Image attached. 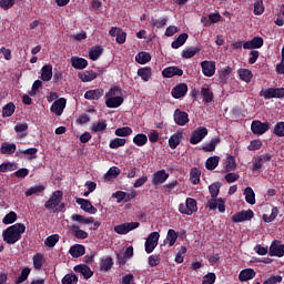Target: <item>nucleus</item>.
Wrapping results in <instances>:
<instances>
[{"instance_id":"6ab92c4d","label":"nucleus","mask_w":284,"mask_h":284,"mask_svg":"<svg viewBox=\"0 0 284 284\" xmlns=\"http://www.w3.org/2000/svg\"><path fill=\"white\" fill-rule=\"evenodd\" d=\"M242 45L244 50H258V48H263V38L254 37L251 41H246Z\"/></svg>"},{"instance_id":"bb28decb","label":"nucleus","mask_w":284,"mask_h":284,"mask_svg":"<svg viewBox=\"0 0 284 284\" xmlns=\"http://www.w3.org/2000/svg\"><path fill=\"white\" fill-rule=\"evenodd\" d=\"M181 139H183L182 132L174 133L170 136L169 145H170L171 150H176V148H179V145H181Z\"/></svg>"},{"instance_id":"bf43d9fd","label":"nucleus","mask_w":284,"mask_h":284,"mask_svg":"<svg viewBox=\"0 0 284 284\" xmlns=\"http://www.w3.org/2000/svg\"><path fill=\"white\" fill-rule=\"evenodd\" d=\"M45 191V186L43 185H36L31 186L29 190L26 191V196H32V194H41V192Z\"/></svg>"},{"instance_id":"5fc2aeb1","label":"nucleus","mask_w":284,"mask_h":284,"mask_svg":"<svg viewBox=\"0 0 284 284\" xmlns=\"http://www.w3.org/2000/svg\"><path fill=\"white\" fill-rule=\"evenodd\" d=\"M230 74H232V68L225 67L220 71V82L225 83L230 79Z\"/></svg>"},{"instance_id":"ea45409f","label":"nucleus","mask_w":284,"mask_h":284,"mask_svg":"<svg viewBox=\"0 0 284 284\" xmlns=\"http://www.w3.org/2000/svg\"><path fill=\"white\" fill-rule=\"evenodd\" d=\"M41 79L45 82L52 80V65L45 64L42 67Z\"/></svg>"},{"instance_id":"2f4dec72","label":"nucleus","mask_w":284,"mask_h":284,"mask_svg":"<svg viewBox=\"0 0 284 284\" xmlns=\"http://www.w3.org/2000/svg\"><path fill=\"white\" fill-rule=\"evenodd\" d=\"M190 36H187V33H182L180 34L172 43H171V48H173V50H179V48H181L182 45H185V41H187Z\"/></svg>"},{"instance_id":"e433bc0d","label":"nucleus","mask_w":284,"mask_h":284,"mask_svg":"<svg viewBox=\"0 0 284 284\" xmlns=\"http://www.w3.org/2000/svg\"><path fill=\"white\" fill-rule=\"evenodd\" d=\"M14 170H19V164L17 162H4L0 164V172H14Z\"/></svg>"},{"instance_id":"0eeeda50","label":"nucleus","mask_w":284,"mask_h":284,"mask_svg":"<svg viewBox=\"0 0 284 284\" xmlns=\"http://www.w3.org/2000/svg\"><path fill=\"white\" fill-rule=\"evenodd\" d=\"M206 134H207V128L200 126V128L195 129L192 132V135L190 138V144L191 145H199V143H201L205 139Z\"/></svg>"},{"instance_id":"3c124183","label":"nucleus","mask_w":284,"mask_h":284,"mask_svg":"<svg viewBox=\"0 0 284 284\" xmlns=\"http://www.w3.org/2000/svg\"><path fill=\"white\" fill-rule=\"evenodd\" d=\"M125 143V139L115 138L110 141L109 148H111V150H119V148H123Z\"/></svg>"},{"instance_id":"5701e85b","label":"nucleus","mask_w":284,"mask_h":284,"mask_svg":"<svg viewBox=\"0 0 284 284\" xmlns=\"http://www.w3.org/2000/svg\"><path fill=\"white\" fill-rule=\"evenodd\" d=\"M71 65L75 70H85V68H88V60H85L84 58L72 57Z\"/></svg>"},{"instance_id":"f704fd0d","label":"nucleus","mask_w":284,"mask_h":284,"mask_svg":"<svg viewBox=\"0 0 284 284\" xmlns=\"http://www.w3.org/2000/svg\"><path fill=\"white\" fill-rule=\"evenodd\" d=\"M245 201L250 205H254L256 203V193H254V190L250 186H247L244 190Z\"/></svg>"},{"instance_id":"c85d7f7f","label":"nucleus","mask_w":284,"mask_h":284,"mask_svg":"<svg viewBox=\"0 0 284 284\" xmlns=\"http://www.w3.org/2000/svg\"><path fill=\"white\" fill-rule=\"evenodd\" d=\"M225 172H234L236 170V158L234 155H227L224 162Z\"/></svg>"},{"instance_id":"423d86ee","label":"nucleus","mask_w":284,"mask_h":284,"mask_svg":"<svg viewBox=\"0 0 284 284\" xmlns=\"http://www.w3.org/2000/svg\"><path fill=\"white\" fill-rule=\"evenodd\" d=\"M61 201H63V192L59 190L54 191L50 199L44 203V207L45 210H54V207L61 204Z\"/></svg>"},{"instance_id":"c9c22d12","label":"nucleus","mask_w":284,"mask_h":284,"mask_svg":"<svg viewBox=\"0 0 284 284\" xmlns=\"http://www.w3.org/2000/svg\"><path fill=\"white\" fill-rule=\"evenodd\" d=\"M2 154H14L17 152V144L3 142L0 148Z\"/></svg>"},{"instance_id":"37998d69","label":"nucleus","mask_w":284,"mask_h":284,"mask_svg":"<svg viewBox=\"0 0 284 284\" xmlns=\"http://www.w3.org/2000/svg\"><path fill=\"white\" fill-rule=\"evenodd\" d=\"M190 176L193 185H199V183H201V170L197 168L191 169Z\"/></svg>"},{"instance_id":"6e6552de","label":"nucleus","mask_w":284,"mask_h":284,"mask_svg":"<svg viewBox=\"0 0 284 284\" xmlns=\"http://www.w3.org/2000/svg\"><path fill=\"white\" fill-rule=\"evenodd\" d=\"M141 225V223L139 222H126V223H122L120 225H115L114 226V232L115 234H129V232H132V230H136V227H139Z\"/></svg>"},{"instance_id":"393cba45","label":"nucleus","mask_w":284,"mask_h":284,"mask_svg":"<svg viewBox=\"0 0 284 284\" xmlns=\"http://www.w3.org/2000/svg\"><path fill=\"white\" fill-rule=\"evenodd\" d=\"M78 77L83 83H90V81H94V79H97L98 74L93 70H89L80 72Z\"/></svg>"},{"instance_id":"79ce46f5","label":"nucleus","mask_w":284,"mask_h":284,"mask_svg":"<svg viewBox=\"0 0 284 284\" xmlns=\"http://www.w3.org/2000/svg\"><path fill=\"white\" fill-rule=\"evenodd\" d=\"M103 54V48L101 47H94L89 51V58L91 59V61H98L99 57H101Z\"/></svg>"},{"instance_id":"9d476101","label":"nucleus","mask_w":284,"mask_h":284,"mask_svg":"<svg viewBox=\"0 0 284 284\" xmlns=\"http://www.w3.org/2000/svg\"><path fill=\"white\" fill-rule=\"evenodd\" d=\"M251 130L253 134H265V132L270 131V122H261L258 120H254L251 124Z\"/></svg>"},{"instance_id":"20e7f679","label":"nucleus","mask_w":284,"mask_h":284,"mask_svg":"<svg viewBox=\"0 0 284 284\" xmlns=\"http://www.w3.org/2000/svg\"><path fill=\"white\" fill-rule=\"evenodd\" d=\"M159 239H161V234H159V232H152L149 234L144 244L146 254H152L154 250H156V245H159Z\"/></svg>"},{"instance_id":"39448f33","label":"nucleus","mask_w":284,"mask_h":284,"mask_svg":"<svg viewBox=\"0 0 284 284\" xmlns=\"http://www.w3.org/2000/svg\"><path fill=\"white\" fill-rule=\"evenodd\" d=\"M260 97L267 99H284V88H267L260 91Z\"/></svg>"},{"instance_id":"6e6d98bb","label":"nucleus","mask_w":284,"mask_h":284,"mask_svg":"<svg viewBox=\"0 0 284 284\" xmlns=\"http://www.w3.org/2000/svg\"><path fill=\"white\" fill-rule=\"evenodd\" d=\"M108 129V122L105 120H102L95 124L92 125L91 132H104V130Z\"/></svg>"},{"instance_id":"7c9ffc66","label":"nucleus","mask_w":284,"mask_h":284,"mask_svg":"<svg viewBox=\"0 0 284 284\" xmlns=\"http://www.w3.org/2000/svg\"><path fill=\"white\" fill-rule=\"evenodd\" d=\"M201 97L204 103H212V101H214V92L210 88L203 87L201 89Z\"/></svg>"},{"instance_id":"2eb2a0df","label":"nucleus","mask_w":284,"mask_h":284,"mask_svg":"<svg viewBox=\"0 0 284 284\" xmlns=\"http://www.w3.org/2000/svg\"><path fill=\"white\" fill-rule=\"evenodd\" d=\"M67 103L68 101L65 100V98H60L55 100L51 105V112H53V114H55L57 116H61V114H63V110H65Z\"/></svg>"},{"instance_id":"680f3d73","label":"nucleus","mask_w":284,"mask_h":284,"mask_svg":"<svg viewBox=\"0 0 284 284\" xmlns=\"http://www.w3.org/2000/svg\"><path fill=\"white\" fill-rule=\"evenodd\" d=\"M114 134L115 136H130V134H132V128L130 126L118 128Z\"/></svg>"},{"instance_id":"13d9d810","label":"nucleus","mask_w":284,"mask_h":284,"mask_svg":"<svg viewBox=\"0 0 284 284\" xmlns=\"http://www.w3.org/2000/svg\"><path fill=\"white\" fill-rule=\"evenodd\" d=\"M119 174H121V169H119L118 166H112L105 173L104 179H108L110 181L111 179H116Z\"/></svg>"},{"instance_id":"a211bd4d","label":"nucleus","mask_w":284,"mask_h":284,"mask_svg":"<svg viewBox=\"0 0 284 284\" xmlns=\"http://www.w3.org/2000/svg\"><path fill=\"white\" fill-rule=\"evenodd\" d=\"M78 205H80L81 210L83 212H87L88 214H97L98 210L92 205V202L85 199H77Z\"/></svg>"},{"instance_id":"603ef678","label":"nucleus","mask_w":284,"mask_h":284,"mask_svg":"<svg viewBox=\"0 0 284 284\" xmlns=\"http://www.w3.org/2000/svg\"><path fill=\"white\" fill-rule=\"evenodd\" d=\"M71 232L74 233L75 239L85 240L89 236L88 232L79 229V225L71 226Z\"/></svg>"},{"instance_id":"ddd939ff","label":"nucleus","mask_w":284,"mask_h":284,"mask_svg":"<svg viewBox=\"0 0 284 284\" xmlns=\"http://www.w3.org/2000/svg\"><path fill=\"white\" fill-rule=\"evenodd\" d=\"M77 274H81L85 281L92 278L94 276V271L90 268L87 264H79L73 267Z\"/></svg>"},{"instance_id":"4be33fe9","label":"nucleus","mask_w":284,"mask_h":284,"mask_svg":"<svg viewBox=\"0 0 284 284\" xmlns=\"http://www.w3.org/2000/svg\"><path fill=\"white\" fill-rule=\"evenodd\" d=\"M103 94V89L89 90L84 93V99H87L88 101H99V99H101Z\"/></svg>"},{"instance_id":"774afa93","label":"nucleus","mask_w":284,"mask_h":284,"mask_svg":"<svg viewBox=\"0 0 284 284\" xmlns=\"http://www.w3.org/2000/svg\"><path fill=\"white\" fill-rule=\"evenodd\" d=\"M283 283V276L281 275H271L267 280L263 282V284H278Z\"/></svg>"},{"instance_id":"473e14b6","label":"nucleus","mask_w":284,"mask_h":284,"mask_svg":"<svg viewBox=\"0 0 284 284\" xmlns=\"http://www.w3.org/2000/svg\"><path fill=\"white\" fill-rule=\"evenodd\" d=\"M136 63H140V65H145V63H150L152 61V55L148 52H139L135 55Z\"/></svg>"},{"instance_id":"a878e982","label":"nucleus","mask_w":284,"mask_h":284,"mask_svg":"<svg viewBox=\"0 0 284 284\" xmlns=\"http://www.w3.org/2000/svg\"><path fill=\"white\" fill-rule=\"evenodd\" d=\"M123 97L106 98L105 105L111 109L121 108V105H123Z\"/></svg>"},{"instance_id":"58836bf2","label":"nucleus","mask_w":284,"mask_h":284,"mask_svg":"<svg viewBox=\"0 0 284 284\" xmlns=\"http://www.w3.org/2000/svg\"><path fill=\"white\" fill-rule=\"evenodd\" d=\"M37 152H39V150L37 148H30V149H26V150H18L17 151V156H19L20 154H24L26 156H28V159L32 160V159H37Z\"/></svg>"},{"instance_id":"de8ad7c7","label":"nucleus","mask_w":284,"mask_h":284,"mask_svg":"<svg viewBox=\"0 0 284 284\" xmlns=\"http://www.w3.org/2000/svg\"><path fill=\"white\" fill-rule=\"evenodd\" d=\"M62 284H77L79 283V276H77V274L74 273H68L63 276Z\"/></svg>"},{"instance_id":"0e129e2a","label":"nucleus","mask_w":284,"mask_h":284,"mask_svg":"<svg viewBox=\"0 0 284 284\" xmlns=\"http://www.w3.org/2000/svg\"><path fill=\"white\" fill-rule=\"evenodd\" d=\"M17 221V214L11 211L9 212L3 219H2V223L4 225H12V223H14Z\"/></svg>"},{"instance_id":"1a4fd4ad","label":"nucleus","mask_w":284,"mask_h":284,"mask_svg":"<svg viewBox=\"0 0 284 284\" xmlns=\"http://www.w3.org/2000/svg\"><path fill=\"white\" fill-rule=\"evenodd\" d=\"M254 219V211L247 210V211H240L232 215L231 221L233 223H243L244 221H252Z\"/></svg>"},{"instance_id":"f8f14e48","label":"nucleus","mask_w":284,"mask_h":284,"mask_svg":"<svg viewBox=\"0 0 284 284\" xmlns=\"http://www.w3.org/2000/svg\"><path fill=\"white\" fill-rule=\"evenodd\" d=\"M270 256H277L282 258L284 256V244H281V241L274 240L268 250Z\"/></svg>"},{"instance_id":"aec40b11","label":"nucleus","mask_w":284,"mask_h":284,"mask_svg":"<svg viewBox=\"0 0 284 284\" xmlns=\"http://www.w3.org/2000/svg\"><path fill=\"white\" fill-rule=\"evenodd\" d=\"M171 94H172L173 99H183V97H185L187 94V84L180 83V84L175 85L172 89Z\"/></svg>"},{"instance_id":"c756f323","label":"nucleus","mask_w":284,"mask_h":284,"mask_svg":"<svg viewBox=\"0 0 284 284\" xmlns=\"http://www.w3.org/2000/svg\"><path fill=\"white\" fill-rule=\"evenodd\" d=\"M201 52L200 47H190L182 51V59H192V57H196Z\"/></svg>"},{"instance_id":"cd10ccee","label":"nucleus","mask_w":284,"mask_h":284,"mask_svg":"<svg viewBox=\"0 0 284 284\" xmlns=\"http://www.w3.org/2000/svg\"><path fill=\"white\" fill-rule=\"evenodd\" d=\"M138 77L142 79L145 83L152 79V68L143 67L138 70Z\"/></svg>"},{"instance_id":"4d7b16f0","label":"nucleus","mask_w":284,"mask_h":284,"mask_svg":"<svg viewBox=\"0 0 284 284\" xmlns=\"http://www.w3.org/2000/svg\"><path fill=\"white\" fill-rule=\"evenodd\" d=\"M59 239H60L59 234H53L48 236L44 241L45 247H54V245L59 243Z\"/></svg>"},{"instance_id":"8fccbe9b","label":"nucleus","mask_w":284,"mask_h":284,"mask_svg":"<svg viewBox=\"0 0 284 284\" xmlns=\"http://www.w3.org/2000/svg\"><path fill=\"white\" fill-rule=\"evenodd\" d=\"M133 143L138 145V148H143L148 143V135L143 133H139L133 138Z\"/></svg>"},{"instance_id":"f257e3e1","label":"nucleus","mask_w":284,"mask_h":284,"mask_svg":"<svg viewBox=\"0 0 284 284\" xmlns=\"http://www.w3.org/2000/svg\"><path fill=\"white\" fill-rule=\"evenodd\" d=\"M22 234H26V224L16 223L2 232V239L8 245H14V243L21 241Z\"/></svg>"},{"instance_id":"7ed1b4c3","label":"nucleus","mask_w":284,"mask_h":284,"mask_svg":"<svg viewBox=\"0 0 284 284\" xmlns=\"http://www.w3.org/2000/svg\"><path fill=\"white\" fill-rule=\"evenodd\" d=\"M180 214H186V216H192L194 212H199V206L193 197H187L185 204H179Z\"/></svg>"},{"instance_id":"e2e57ef3","label":"nucleus","mask_w":284,"mask_h":284,"mask_svg":"<svg viewBox=\"0 0 284 284\" xmlns=\"http://www.w3.org/2000/svg\"><path fill=\"white\" fill-rule=\"evenodd\" d=\"M254 14L261 16L265 12V6L263 4V0H255L254 2Z\"/></svg>"},{"instance_id":"4c0bfd02","label":"nucleus","mask_w":284,"mask_h":284,"mask_svg":"<svg viewBox=\"0 0 284 284\" xmlns=\"http://www.w3.org/2000/svg\"><path fill=\"white\" fill-rule=\"evenodd\" d=\"M17 110V106L14 105L13 102H9L7 103L3 108H2V116L3 119L8 118V116H12L14 114V111Z\"/></svg>"},{"instance_id":"864d4df0","label":"nucleus","mask_w":284,"mask_h":284,"mask_svg":"<svg viewBox=\"0 0 284 284\" xmlns=\"http://www.w3.org/2000/svg\"><path fill=\"white\" fill-rule=\"evenodd\" d=\"M276 216H278V207L274 206L271 211V214H263L262 219L264 223H272V221H274Z\"/></svg>"},{"instance_id":"c03bdc74","label":"nucleus","mask_w":284,"mask_h":284,"mask_svg":"<svg viewBox=\"0 0 284 284\" xmlns=\"http://www.w3.org/2000/svg\"><path fill=\"white\" fill-rule=\"evenodd\" d=\"M219 143H221V138H215V139H212L210 141V143L205 144L202 150L204 152H214V150H216V145H219Z\"/></svg>"},{"instance_id":"f03ea898","label":"nucleus","mask_w":284,"mask_h":284,"mask_svg":"<svg viewBox=\"0 0 284 284\" xmlns=\"http://www.w3.org/2000/svg\"><path fill=\"white\" fill-rule=\"evenodd\" d=\"M209 192L211 194V199L207 201L206 207H209L211 212H214L215 210H219L221 213L225 212V200L223 197L216 199L221 192V184H211L209 186Z\"/></svg>"},{"instance_id":"09e8293b","label":"nucleus","mask_w":284,"mask_h":284,"mask_svg":"<svg viewBox=\"0 0 284 284\" xmlns=\"http://www.w3.org/2000/svg\"><path fill=\"white\" fill-rule=\"evenodd\" d=\"M221 19H223V17L221 16V13L216 12V13H210L209 14V20H206V22L204 23L205 28H210V26H212V23H219V21H221Z\"/></svg>"},{"instance_id":"dca6fc26","label":"nucleus","mask_w":284,"mask_h":284,"mask_svg":"<svg viewBox=\"0 0 284 284\" xmlns=\"http://www.w3.org/2000/svg\"><path fill=\"white\" fill-rule=\"evenodd\" d=\"M170 179V173L165 172V170L156 171L152 175V184L153 185H163Z\"/></svg>"},{"instance_id":"412c9836","label":"nucleus","mask_w":284,"mask_h":284,"mask_svg":"<svg viewBox=\"0 0 284 284\" xmlns=\"http://www.w3.org/2000/svg\"><path fill=\"white\" fill-rule=\"evenodd\" d=\"M255 276L256 271H254V268H245L240 272L239 281H241V283H245L247 281H252V278H255Z\"/></svg>"},{"instance_id":"69168bd1","label":"nucleus","mask_w":284,"mask_h":284,"mask_svg":"<svg viewBox=\"0 0 284 284\" xmlns=\"http://www.w3.org/2000/svg\"><path fill=\"white\" fill-rule=\"evenodd\" d=\"M136 172H139V169H136V166H130V168L123 169V174L128 179H134V176H136Z\"/></svg>"},{"instance_id":"49530a36","label":"nucleus","mask_w":284,"mask_h":284,"mask_svg":"<svg viewBox=\"0 0 284 284\" xmlns=\"http://www.w3.org/2000/svg\"><path fill=\"white\" fill-rule=\"evenodd\" d=\"M179 239V233L174 231V229H170L166 234V241L169 242V246H174V243H176V240Z\"/></svg>"},{"instance_id":"052dcab7","label":"nucleus","mask_w":284,"mask_h":284,"mask_svg":"<svg viewBox=\"0 0 284 284\" xmlns=\"http://www.w3.org/2000/svg\"><path fill=\"white\" fill-rule=\"evenodd\" d=\"M30 276V267H24L21 271V274L19 277L14 281L16 284L24 283V281H28V277Z\"/></svg>"},{"instance_id":"9b49d317","label":"nucleus","mask_w":284,"mask_h":284,"mask_svg":"<svg viewBox=\"0 0 284 284\" xmlns=\"http://www.w3.org/2000/svg\"><path fill=\"white\" fill-rule=\"evenodd\" d=\"M202 74L204 77H214L216 74V62L204 60L201 62Z\"/></svg>"},{"instance_id":"a18cd8bd","label":"nucleus","mask_w":284,"mask_h":284,"mask_svg":"<svg viewBox=\"0 0 284 284\" xmlns=\"http://www.w3.org/2000/svg\"><path fill=\"white\" fill-rule=\"evenodd\" d=\"M219 161H220V158L219 156H211L206 160V163H205V168L206 170H216V168H219Z\"/></svg>"},{"instance_id":"72a5a7b5","label":"nucleus","mask_w":284,"mask_h":284,"mask_svg":"<svg viewBox=\"0 0 284 284\" xmlns=\"http://www.w3.org/2000/svg\"><path fill=\"white\" fill-rule=\"evenodd\" d=\"M237 74L240 79L244 81V83H250L252 81V78L254 77L252 71L248 69H240L237 70Z\"/></svg>"},{"instance_id":"a19ab883","label":"nucleus","mask_w":284,"mask_h":284,"mask_svg":"<svg viewBox=\"0 0 284 284\" xmlns=\"http://www.w3.org/2000/svg\"><path fill=\"white\" fill-rule=\"evenodd\" d=\"M72 221H77L78 223H82L84 225H90V224L94 223V217H84L81 214H73Z\"/></svg>"},{"instance_id":"338daca9","label":"nucleus","mask_w":284,"mask_h":284,"mask_svg":"<svg viewBox=\"0 0 284 284\" xmlns=\"http://www.w3.org/2000/svg\"><path fill=\"white\" fill-rule=\"evenodd\" d=\"M273 133L275 136L283 138L284 136V122H277L274 126Z\"/></svg>"},{"instance_id":"4468645a","label":"nucleus","mask_w":284,"mask_h":284,"mask_svg":"<svg viewBox=\"0 0 284 284\" xmlns=\"http://www.w3.org/2000/svg\"><path fill=\"white\" fill-rule=\"evenodd\" d=\"M173 119L176 123V125H187L190 123V115L187 112L181 111L180 109H176L173 114Z\"/></svg>"},{"instance_id":"b1692460","label":"nucleus","mask_w":284,"mask_h":284,"mask_svg":"<svg viewBox=\"0 0 284 284\" xmlns=\"http://www.w3.org/2000/svg\"><path fill=\"white\" fill-rule=\"evenodd\" d=\"M69 254H71L73 258H81V256L85 254V246H83L82 244H75L70 247Z\"/></svg>"},{"instance_id":"f3484780","label":"nucleus","mask_w":284,"mask_h":284,"mask_svg":"<svg viewBox=\"0 0 284 284\" xmlns=\"http://www.w3.org/2000/svg\"><path fill=\"white\" fill-rule=\"evenodd\" d=\"M162 77L164 79H172V77H183V71L179 67H168L163 69Z\"/></svg>"}]
</instances>
